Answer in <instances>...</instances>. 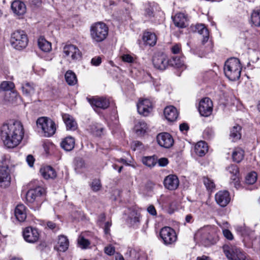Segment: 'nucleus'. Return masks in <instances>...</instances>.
<instances>
[{
    "mask_svg": "<svg viewBox=\"0 0 260 260\" xmlns=\"http://www.w3.org/2000/svg\"><path fill=\"white\" fill-rule=\"evenodd\" d=\"M172 19L174 24L176 27L184 28L187 25V17L183 13H177L172 17Z\"/></svg>",
    "mask_w": 260,
    "mask_h": 260,
    "instance_id": "19",
    "label": "nucleus"
},
{
    "mask_svg": "<svg viewBox=\"0 0 260 260\" xmlns=\"http://www.w3.org/2000/svg\"><path fill=\"white\" fill-rule=\"evenodd\" d=\"M15 216L20 222L24 221L26 218V207L23 204L18 205L15 209Z\"/></svg>",
    "mask_w": 260,
    "mask_h": 260,
    "instance_id": "22",
    "label": "nucleus"
},
{
    "mask_svg": "<svg viewBox=\"0 0 260 260\" xmlns=\"http://www.w3.org/2000/svg\"><path fill=\"white\" fill-rule=\"evenodd\" d=\"M153 8L148 6V7L146 8L145 10V15L148 17H151L153 16Z\"/></svg>",
    "mask_w": 260,
    "mask_h": 260,
    "instance_id": "51",
    "label": "nucleus"
},
{
    "mask_svg": "<svg viewBox=\"0 0 260 260\" xmlns=\"http://www.w3.org/2000/svg\"><path fill=\"white\" fill-rule=\"evenodd\" d=\"M21 89L26 96H31L35 92V87L32 83H25L22 84Z\"/></svg>",
    "mask_w": 260,
    "mask_h": 260,
    "instance_id": "35",
    "label": "nucleus"
},
{
    "mask_svg": "<svg viewBox=\"0 0 260 260\" xmlns=\"http://www.w3.org/2000/svg\"><path fill=\"white\" fill-rule=\"evenodd\" d=\"M143 40L146 45L153 46L156 43V36L154 33L147 31L143 34Z\"/></svg>",
    "mask_w": 260,
    "mask_h": 260,
    "instance_id": "28",
    "label": "nucleus"
},
{
    "mask_svg": "<svg viewBox=\"0 0 260 260\" xmlns=\"http://www.w3.org/2000/svg\"><path fill=\"white\" fill-rule=\"evenodd\" d=\"M38 45L39 48L44 52H48L51 50V44L44 38L40 37L38 40Z\"/></svg>",
    "mask_w": 260,
    "mask_h": 260,
    "instance_id": "31",
    "label": "nucleus"
},
{
    "mask_svg": "<svg viewBox=\"0 0 260 260\" xmlns=\"http://www.w3.org/2000/svg\"><path fill=\"white\" fill-rule=\"evenodd\" d=\"M109 28L104 22H98L91 25L90 34L92 40L95 42L105 40L108 35Z\"/></svg>",
    "mask_w": 260,
    "mask_h": 260,
    "instance_id": "3",
    "label": "nucleus"
},
{
    "mask_svg": "<svg viewBox=\"0 0 260 260\" xmlns=\"http://www.w3.org/2000/svg\"><path fill=\"white\" fill-rule=\"evenodd\" d=\"M24 129L22 123L18 120H10L4 123L0 128V137L4 145L8 148L17 146L22 141Z\"/></svg>",
    "mask_w": 260,
    "mask_h": 260,
    "instance_id": "1",
    "label": "nucleus"
},
{
    "mask_svg": "<svg viewBox=\"0 0 260 260\" xmlns=\"http://www.w3.org/2000/svg\"><path fill=\"white\" fill-rule=\"evenodd\" d=\"M151 102L148 99L140 101L137 104L138 112L144 116H148L152 110Z\"/></svg>",
    "mask_w": 260,
    "mask_h": 260,
    "instance_id": "15",
    "label": "nucleus"
},
{
    "mask_svg": "<svg viewBox=\"0 0 260 260\" xmlns=\"http://www.w3.org/2000/svg\"><path fill=\"white\" fill-rule=\"evenodd\" d=\"M78 243L82 248H86L90 244L89 241L85 239L84 237L80 236L78 239Z\"/></svg>",
    "mask_w": 260,
    "mask_h": 260,
    "instance_id": "45",
    "label": "nucleus"
},
{
    "mask_svg": "<svg viewBox=\"0 0 260 260\" xmlns=\"http://www.w3.org/2000/svg\"><path fill=\"white\" fill-rule=\"evenodd\" d=\"M135 131L138 135L144 134L147 129V124L144 121H139L135 125Z\"/></svg>",
    "mask_w": 260,
    "mask_h": 260,
    "instance_id": "41",
    "label": "nucleus"
},
{
    "mask_svg": "<svg viewBox=\"0 0 260 260\" xmlns=\"http://www.w3.org/2000/svg\"><path fill=\"white\" fill-rule=\"evenodd\" d=\"M63 52L67 56H71L73 60L79 59L81 57V52L75 45L68 44L64 46Z\"/></svg>",
    "mask_w": 260,
    "mask_h": 260,
    "instance_id": "14",
    "label": "nucleus"
},
{
    "mask_svg": "<svg viewBox=\"0 0 260 260\" xmlns=\"http://www.w3.org/2000/svg\"><path fill=\"white\" fill-rule=\"evenodd\" d=\"M69 245V242L67 237L60 236L58 237V241L55 248L58 251L64 252L68 249Z\"/></svg>",
    "mask_w": 260,
    "mask_h": 260,
    "instance_id": "25",
    "label": "nucleus"
},
{
    "mask_svg": "<svg viewBox=\"0 0 260 260\" xmlns=\"http://www.w3.org/2000/svg\"><path fill=\"white\" fill-rule=\"evenodd\" d=\"M196 31L203 35L202 44H204L209 39V31L203 24H197L195 26Z\"/></svg>",
    "mask_w": 260,
    "mask_h": 260,
    "instance_id": "29",
    "label": "nucleus"
},
{
    "mask_svg": "<svg viewBox=\"0 0 260 260\" xmlns=\"http://www.w3.org/2000/svg\"><path fill=\"white\" fill-rule=\"evenodd\" d=\"M103 128L99 124H94L90 125L89 131L95 136H101L102 134Z\"/></svg>",
    "mask_w": 260,
    "mask_h": 260,
    "instance_id": "38",
    "label": "nucleus"
},
{
    "mask_svg": "<svg viewBox=\"0 0 260 260\" xmlns=\"http://www.w3.org/2000/svg\"><path fill=\"white\" fill-rule=\"evenodd\" d=\"M226 170L232 175L231 179L235 181V183L238 182L239 176V171L238 166L235 165H231L226 168Z\"/></svg>",
    "mask_w": 260,
    "mask_h": 260,
    "instance_id": "32",
    "label": "nucleus"
},
{
    "mask_svg": "<svg viewBox=\"0 0 260 260\" xmlns=\"http://www.w3.org/2000/svg\"><path fill=\"white\" fill-rule=\"evenodd\" d=\"M250 22L254 26L260 27V10H254L251 14Z\"/></svg>",
    "mask_w": 260,
    "mask_h": 260,
    "instance_id": "36",
    "label": "nucleus"
},
{
    "mask_svg": "<svg viewBox=\"0 0 260 260\" xmlns=\"http://www.w3.org/2000/svg\"><path fill=\"white\" fill-rule=\"evenodd\" d=\"M76 166L77 168H81L84 167V162L82 159H79L76 161Z\"/></svg>",
    "mask_w": 260,
    "mask_h": 260,
    "instance_id": "59",
    "label": "nucleus"
},
{
    "mask_svg": "<svg viewBox=\"0 0 260 260\" xmlns=\"http://www.w3.org/2000/svg\"><path fill=\"white\" fill-rule=\"evenodd\" d=\"M147 211L152 215H156V211L153 205H150L147 208Z\"/></svg>",
    "mask_w": 260,
    "mask_h": 260,
    "instance_id": "58",
    "label": "nucleus"
},
{
    "mask_svg": "<svg viewBox=\"0 0 260 260\" xmlns=\"http://www.w3.org/2000/svg\"><path fill=\"white\" fill-rule=\"evenodd\" d=\"M140 214L135 211H133L129 214L130 219L134 222L139 221Z\"/></svg>",
    "mask_w": 260,
    "mask_h": 260,
    "instance_id": "48",
    "label": "nucleus"
},
{
    "mask_svg": "<svg viewBox=\"0 0 260 260\" xmlns=\"http://www.w3.org/2000/svg\"><path fill=\"white\" fill-rule=\"evenodd\" d=\"M40 173L42 176L46 179H54L56 177V173L53 168L50 166H46L40 169Z\"/></svg>",
    "mask_w": 260,
    "mask_h": 260,
    "instance_id": "24",
    "label": "nucleus"
},
{
    "mask_svg": "<svg viewBox=\"0 0 260 260\" xmlns=\"http://www.w3.org/2000/svg\"><path fill=\"white\" fill-rule=\"evenodd\" d=\"M169 161L167 158L163 157L158 160V163L159 166L165 167L168 164Z\"/></svg>",
    "mask_w": 260,
    "mask_h": 260,
    "instance_id": "54",
    "label": "nucleus"
},
{
    "mask_svg": "<svg viewBox=\"0 0 260 260\" xmlns=\"http://www.w3.org/2000/svg\"><path fill=\"white\" fill-rule=\"evenodd\" d=\"M181 45L178 44H176L173 45L171 48V51L174 54H178L181 51Z\"/></svg>",
    "mask_w": 260,
    "mask_h": 260,
    "instance_id": "52",
    "label": "nucleus"
},
{
    "mask_svg": "<svg viewBox=\"0 0 260 260\" xmlns=\"http://www.w3.org/2000/svg\"><path fill=\"white\" fill-rule=\"evenodd\" d=\"M65 79L67 83L71 86L74 85L77 83L76 74L71 70H69L66 72Z\"/></svg>",
    "mask_w": 260,
    "mask_h": 260,
    "instance_id": "34",
    "label": "nucleus"
},
{
    "mask_svg": "<svg viewBox=\"0 0 260 260\" xmlns=\"http://www.w3.org/2000/svg\"><path fill=\"white\" fill-rule=\"evenodd\" d=\"M257 179V174L255 172L249 173L246 177L245 182L247 184H252Z\"/></svg>",
    "mask_w": 260,
    "mask_h": 260,
    "instance_id": "43",
    "label": "nucleus"
},
{
    "mask_svg": "<svg viewBox=\"0 0 260 260\" xmlns=\"http://www.w3.org/2000/svg\"><path fill=\"white\" fill-rule=\"evenodd\" d=\"M47 225V226L51 230H53L56 227V224L52 221H48Z\"/></svg>",
    "mask_w": 260,
    "mask_h": 260,
    "instance_id": "61",
    "label": "nucleus"
},
{
    "mask_svg": "<svg viewBox=\"0 0 260 260\" xmlns=\"http://www.w3.org/2000/svg\"><path fill=\"white\" fill-rule=\"evenodd\" d=\"M39 233L36 228L29 226L24 229L23 236L24 240L29 243H35L39 238Z\"/></svg>",
    "mask_w": 260,
    "mask_h": 260,
    "instance_id": "12",
    "label": "nucleus"
},
{
    "mask_svg": "<svg viewBox=\"0 0 260 260\" xmlns=\"http://www.w3.org/2000/svg\"><path fill=\"white\" fill-rule=\"evenodd\" d=\"M199 111L201 116L208 117L213 111V104L209 98H205L201 100L199 103Z\"/></svg>",
    "mask_w": 260,
    "mask_h": 260,
    "instance_id": "9",
    "label": "nucleus"
},
{
    "mask_svg": "<svg viewBox=\"0 0 260 260\" xmlns=\"http://www.w3.org/2000/svg\"><path fill=\"white\" fill-rule=\"evenodd\" d=\"M44 192V189L38 186L34 189H29L26 193V201L30 203L39 202L40 198Z\"/></svg>",
    "mask_w": 260,
    "mask_h": 260,
    "instance_id": "11",
    "label": "nucleus"
},
{
    "mask_svg": "<svg viewBox=\"0 0 260 260\" xmlns=\"http://www.w3.org/2000/svg\"><path fill=\"white\" fill-rule=\"evenodd\" d=\"M223 234L224 236L228 240H232L233 239L234 237L231 232L227 229L223 230Z\"/></svg>",
    "mask_w": 260,
    "mask_h": 260,
    "instance_id": "50",
    "label": "nucleus"
},
{
    "mask_svg": "<svg viewBox=\"0 0 260 260\" xmlns=\"http://www.w3.org/2000/svg\"><path fill=\"white\" fill-rule=\"evenodd\" d=\"M87 99L94 110L95 108L106 109L110 105L109 100L103 97L87 98Z\"/></svg>",
    "mask_w": 260,
    "mask_h": 260,
    "instance_id": "16",
    "label": "nucleus"
},
{
    "mask_svg": "<svg viewBox=\"0 0 260 260\" xmlns=\"http://www.w3.org/2000/svg\"><path fill=\"white\" fill-rule=\"evenodd\" d=\"M122 60L127 62H132L133 58L129 54H125L122 56Z\"/></svg>",
    "mask_w": 260,
    "mask_h": 260,
    "instance_id": "57",
    "label": "nucleus"
},
{
    "mask_svg": "<svg viewBox=\"0 0 260 260\" xmlns=\"http://www.w3.org/2000/svg\"><path fill=\"white\" fill-rule=\"evenodd\" d=\"M197 260H210V259L208 257L203 255L201 257H198L197 258Z\"/></svg>",
    "mask_w": 260,
    "mask_h": 260,
    "instance_id": "64",
    "label": "nucleus"
},
{
    "mask_svg": "<svg viewBox=\"0 0 260 260\" xmlns=\"http://www.w3.org/2000/svg\"><path fill=\"white\" fill-rule=\"evenodd\" d=\"M2 162L3 166L0 167V186L5 188L10 185L11 180L9 157L6 156H2Z\"/></svg>",
    "mask_w": 260,
    "mask_h": 260,
    "instance_id": "7",
    "label": "nucleus"
},
{
    "mask_svg": "<svg viewBox=\"0 0 260 260\" xmlns=\"http://www.w3.org/2000/svg\"><path fill=\"white\" fill-rule=\"evenodd\" d=\"M222 248L228 260H249L246 253L236 246L226 244Z\"/></svg>",
    "mask_w": 260,
    "mask_h": 260,
    "instance_id": "4",
    "label": "nucleus"
},
{
    "mask_svg": "<svg viewBox=\"0 0 260 260\" xmlns=\"http://www.w3.org/2000/svg\"><path fill=\"white\" fill-rule=\"evenodd\" d=\"M105 252L109 255H112L115 253V247L111 245H109L104 248Z\"/></svg>",
    "mask_w": 260,
    "mask_h": 260,
    "instance_id": "49",
    "label": "nucleus"
},
{
    "mask_svg": "<svg viewBox=\"0 0 260 260\" xmlns=\"http://www.w3.org/2000/svg\"><path fill=\"white\" fill-rule=\"evenodd\" d=\"M179 128H180V130L181 131L183 132L184 131H187L189 128V127H188L187 124L183 123L180 125Z\"/></svg>",
    "mask_w": 260,
    "mask_h": 260,
    "instance_id": "60",
    "label": "nucleus"
},
{
    "mask_svg": "<svg viewBox=\"0 0 260 260\" xmlns=\"http://www.w3.org/2000/svg\"><path fill=\"white\" fill-rule=\"evenodd\" d=\"M236 230L237 232L240 233L243 236H246L248 234V229L244 225H237Z\"/></svg>",
    "mask_w": 260,
    "mask_h": 260,
    "instance_id": "47",
    "label": "nucleus"
},
{
    "mask_svg": "<svg viewBox=\"0 0 260 260\" xmlns=\"http://www.w3.org/2000/svg\"><path fill=\"white\" fill-rule=\"evenodd\" d=\"M19 99V96L17 92L13 90L6 92L4 97L5 101L12 104H17Z\"/></svg>",
    "mask_w": 260,
    "mask_h": 260,
    "instance_id": "30",
    "label": "nucleus"
},
{
    "mask_svg": "<svg viewBox=\"0 0 260 260\" xmlns=\"http://www.w3.org/2000/svg\"><path fill=\"white\" fill-rule=\"evenodd\" d=\"M158 144L162 147L169 148L172 146L174 140L172 136L168 133H161L157 136Z\"/></svg>",
    "mask_w": 260,
    "mask_h": 260,
    "instance_id": "13",
    "label": "nucleus"
},
{
    "mask_svg": "<svg viewBox=\"0 0 260 260\" xmlns=\"http://www.w3.org/2000/svg\"><path fill=\"white\" fill-rule=\"evenodd\" d=\"M203 182L208 190H212L215 188V185L212 180L208 177H203Z\"/></svg>",
    "mask_w": 260,
    "mask_h": 260,
    "instance_id": "44",
    "label": "nucleus"
},
{
    "mask_svg": "<svg viewBox=\"0 0 260 260\" xmlns=\"http://www.w3.org/2000/svg\"><path fill=\"white\" fill-rule=\"evenodd\" d=\"M152 62L154 67L160 70H165L169 64L167 56L162 53L155 54L152 58Z\"/></svg>",
    "mask_w": 260,
    "mask_h": 260,
    "instance_id": "10",
    "label": "nucleus"
},
{
    "mask_svg": "<svg viewBox=\"0 0 260 260\" xmlns=\"http://www.w3.org/2000/svg\"><path fill=\"white\" fill-rule=\"evenodd\" d=\"M14 84L10 81H3L0 84V91H10L14 88Z\"/></svg>",
    "mask_w": 260,
    "mask_h": 260,
    "instance_id": "42",
    "label": "nucleus"
},
{
    "mask_svg": "<svg viewBox=\"0 0 260 260\" xmlns=\"http://www.w3.org/2000/svg\"><path fill=\"white\" fill-rule=\"evenodd\" d=\"M75 143L74 138L72 137L69 136L65 138L61 141L60 146L64 150L70 151L74 148Z\"/></svg>",
    "mask_w": 260,
    "mask_h": 260,
    "instance_id": "26",
    "label": "nucleus"
},
{
    "mask_svg": "<svg viewBox=\"0 0 260 260\" xmlns=\"http://www.w3.org/2000/svg\"><path fill=\"white\" fill-rule=\"evenodd\" d=\"M159 235L166 245L172 244L177 240V235L175 231L171 228L165 226L160 231Z\"/></svg>",
    "mask_w": 260,
    "mask_h": 260,
    "instance_id": "8",
    "label": "nucleus"
},
{
    "mask_svg": "<svg viewBox=\"0 0 260 260\" xmlns=\"http://www.w3.org/2000/svg\"><path fill=\"white\" fill-rule=\"evenodd\" d=\"M244 156V150L239 147L235 148L232 153V158L234 161L239 163L241 162Z\"/></svg>",
    "mask_w": 260,
    "mask_h": 260,
    "instance_id": "33",
    "label": "nucleus"
},
{
    "mask_svg": "<svg viewBox=\"0 0 260 260\" xmlns=\"http://www.w3.org/2000/svg\"><path fill=\"white\" fill-rule=\"evenodd\" d=\"M142 162L148 167H153L157 162V159L154 156H144L142 158Z\"/></svg>",
    "mask_w": 260,
    "mask_h": 260,
    "instance_id": "37",
    "label": "nucleus"
},
{
    "mask_svg": "<svg viewBox=\"0 0 260 260\" xmlns=\"http://www.w3.org/2000/svg\"><path fill=\"white\" fill-rule=\"evenodd\" d=\"M166 118L169 121H175L178 116V113L175 107L173 106L167 107L164 111Z\"/></svg>",
    "mask_w": 260,
    "mask_h": 260,
    "instance_id": "21",
    "label": "nucleus"
},
{
    "mask_svg": "<svg viewBox=\"0 0 260 260\" xmlns=\"http://www.w3.org/2000/svg\"><path fill=\"white\" fill-rule=\"evenodd\" d=\"M241 129L240 126L237 125L234 126L231 130L230 137L233 139V141H236L241 138V135L240 133Z\"/></svg>",
    "mask_w": 260,
    "mask_h": 260,
    "instance_id": "40",
    "label": "nucleus"
},
{
    "mask_svg": "<svg viewBox=\"0 0 260 260\" xmlns=\"http://www.w3.org/2000/svg\"><path fill=\"white\" fill-rule=\"evenodd\" d=\"M35 161V158H34L33 156L31 155H28L26 157V161L28 163V165L30 167H32L34 165Z\"/></svg>",
    "mask_w": 260,
    "mask_h": 260,
    "instance_id": "55",
    "label": "nucleus"
},
{
    "mask_svg": "<svg viewBox=\"0 0 260 260\" xmlns=\"http://www.w3.org/2000/svg\"><path fill=\"white\" fill-rule=\"evenodd\" d=\"M27 35L23 30H17L11 35V43L12 46L17 50L25 48L28 44Z\"/></svg>",
    "mask_w": 260,
    "mask_h": 260,
    "instance_id": "6",
    "label": "nucleus"
},
{
    "mask_svg": "<svg viewBox=\"0 0 260 260\" xmlns=\"http://www.w3.org/2000/svg\"><path fill=\"white\" fill-rule=\"evenodd\" d=\"M11 9L13 12L17 15H23L26 12V8L25 4L20 1H15L11 4Z\"/></svg>",
    "mask_w": 260,
    "mask_h": 260,
    "instance_id": "20",
    "label": "nucleus"
},
{
    "mask_svg": "<svg viewBox=\"0 0 260 260\" xmlns=\"http://www.w3.org/2000/svg\"><path fill=\"white\" fill-rule=\"evenodd\" d=\"M37 124L38 127L42 129L45 137H51L55 133V123L50 118L40 117L38 119Z\"/></svg>",
    "mask_w": 260,
    "mask_h": 260,
    "instance_id": "5",
    "label": "nucleus"
},
{
    "mask_svg": "<svg viewBox=\"0 0 260 260\" xmlns=\"http://www.w3.org/2000/svg\"><path fill=\"white\" fill-rule=\"evenodd\" d=\"M30 3L35 5H37L41 3V0H29Z\"/></svg>",
    "mask_w": 260,
    "mask_h": 260,
    "instance_id": "63",
    "label": "nucleus"
},
{
    "mask_svg": "<svg viewBox=\"0 0 260 260\" xmlns=\"http://www.w3.org/2000/svg\"><path fill=\"white\" fill-rule=\"evenodd\" d=\"M111 222L109 221H107L105 223L104 226V232L106 235L109 234L110 233V228L111 226Z\"/></svg>",
    "mask_w": 260,
    "mask_h": 260,
    "instance_id": "56",
    "label": "nucleus"
},
{
    "mask_svg": "<svg viewBox=\"0 0 260 260\" xmlns=\"http://www.w3.org/2000/svg\"><path fill=\"white\" fill-rule=\"evenodd\" d=\"M242 66L240 60L236 58H231L224 64V73L225 76L231 81H236L241 76Z\"/></svg>",
    "mask_w": 260,
    "mask_h": 260,
    "instance_id": "2",
    "label": "nucleus"
},
{
    "mask_svg": "<svg viewBox=\"0 0 260 260\" xmlns=\"http://www.w3.org/2000/svg\"><path fill=\"white\" fill-rule=\"evenodd\" d=\"M62 117L67 129L75 130L76 129L77 123L71 115L68 114H63L62 115Z\"/></svg>",
    "mask_w": 260,
    "mask_h": 260,
    "instance_id": "27",
    "label": "nucleus"
},
{
    "mask_svg": "<svg viewBox=\"0 0 260 260\" xmlns=\"http://www.w3.org/2000/svg\"><path fill=\"white\" fill-rule=\"evenodd\" d=\"M101 186L100 180L94 179L92 182L91 187L93 191H97L101 189Z\"/></svg>",
    "mask_w": 260,
    "mask_h": 260,
    "instance_id": "46",
    "label": "nucleus"
},
{
    "mask_svg": "<svg viewBox=\"0 0 260 260\" xmlns=\"http://www.w3.org/2000/svg\"><path fill=\"white\" fill-rule=\"evenodd\" d=\"M91 63L93 66H99L101 63V57L100 56L93 57L91 60Z\"/></svg>",
    "mask_w": 260,
    "mask_h": 260,
    "instance_id": "53",
    "label": "nucleus"
},
{
    "mask_svg": "<svg viewBox=\"0 0 260 260\" xmlns=\"http://www.w3.org/2000/svg\"><path fill=\"white\" fill-rule=\"evenodd\" d=\"M192 216L190 214L187 215L185 217V220L187 222H190L191 221Z\"/></svg>",
    "mask_w": 260,
    "mask_h": 260,
    "instance_id": "62",
    "label": "nucleus"
},
{
    "mask_svg": "<svg viewBox=\"0 0 260 260\" xmlns=\"http://www.w3.org/2000/svg\"><path fill=\"white\" fill-rule=\"evenodd\" d=\"M169 64L176 68H183L184 67V61L181 58L173 57L169 60Z\"/></svg>",
    "mask_w": 260,
    "mask_h": 260,
    "instance_id": "39",
    "label": "nucleus"
},
{
    "mask_svg": "<svg viewBox=\"0 0 260 260\" xmlns=\"http://www.w3.org/2000/svg\"><path fill=\"white\" fill-rule=\"evenodd\" d=\"M216 203L221 207H225L230 202L231 197L229 191H219L215 194Z\"/></svg>",
    "mask_w": 260,
    "mask_h": 260,
    "instance_id": "18",
    "label": "nucleus"
},
{
    "mask_svg": "<svg viewBox=\"0 0 260 260\" xmlns=\"http://www.w3.org/2000/svg\"><path fill=\"white\" fill-rule=\"evenodd\" d=\"M208 147L205 141L198 142L194 146V152L199 156H203L208 152Z\"/></svg>",
    "mask_w": 260,
    "mask_h": 260,
    "instance_id": "23",
    "label": "nucleus"
},
{
    "mask_svg": "<svg viewBox=\"0 0 260 260\" xmlns=\"http://www.w3.org/2000/svg\"><path fill=\"white\" fill-rule=\"evenodd\" d=\"M164 184L165 187L169 190H174L176 189L179 184V180L175 175H169L164 179Z\"/></svg>",
    "mask_w": 260,
    "mask_h": 260,
    "instance_id": "17",
    "label": "nucleus"
}]
</instances>
